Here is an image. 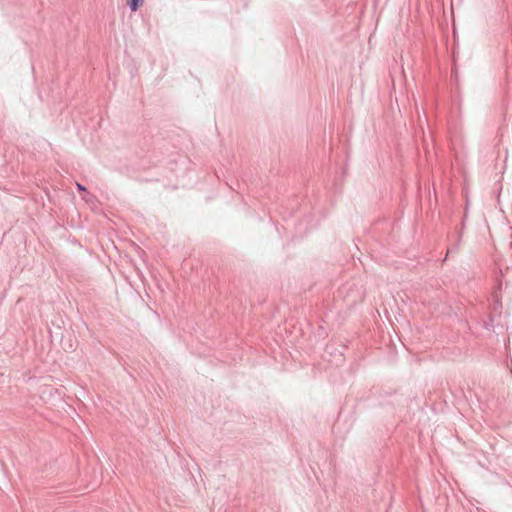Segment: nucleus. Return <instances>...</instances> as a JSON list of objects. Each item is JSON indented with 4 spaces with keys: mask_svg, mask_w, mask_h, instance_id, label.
I'll use <instances>...</instances> for the list:
<instances>
[{
    "mask_svg": "<svg viewBox=\"0 0 512 512\" xmlns=\"http://www.w3.org/2000/svg\"><path fill=\"white\" fill-rule=\"evenodd\" d=\"M501 310H502L501 299H500L499 295L497 294V292H494L493 293V302L490 305V313L495 314V315H500Z\"/></svg>",
    "mask_w": 512,
    "mask_h": 512,
    "instance_id": "1",
    "label": "nucleus"
},
{
    "mask_svg": "<svg viewBox=\"0 0 512 512\" xmlns=\"http://www.w3.org/2000/svg\"><path fill=\"white\" fill-rule=\"evenodd\" d=\"M498 315L489 313L488 320L484 321V328L487 330H493L496 323V317Z\"/></svg>",
    "mask_w": 512,
    "mask_h": 512,
    "instance_id": "2",
    "label": "nucleus"
},
{
    "mask_svg": "<svg viewBox=\"0 0 512 512\" xmlns=\"http://www.w3.org/2000/svg\"><path fill=\"white\" fill-rule=\"evenodd\" d=\"M144 3V0H127V4L132 12L137 11Z\"/></svg>",
    "mask_w": 512,
    "mask_h": 512,
    "instance_id": "3",
    "label": "nucleus"
},
{
    "mask_svg": "<svg viewBox=\"0 0 512 512\" xmlns=\"http://www.w3.org/2000/svg\"><path fill=\"white\" fill-rule=\"evenodd\" d=\"M77 189H78L79 192H86L87 191L86 187L83 186L80 183H77Z\"/></svg>",
    "mask_w": 512,
    "mask_h": 512,
    "instance_id": "4",
    "label": "nucleus"
}]
</instances>
